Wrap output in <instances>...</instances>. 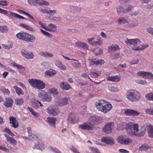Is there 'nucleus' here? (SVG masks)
<instances>
[{"label":"nucleus","instance_id":"nucleus-60","mask_svg":"<svg viewBox=\"0 0 153 153\" xmlns=\"http://www.w3.org/2000/svg\"><path fill=\"white\" fill-rule=\"evenodd\" d=\"M32 105L33 107L36 109L38 108L39 107L38 102L36 101L33 102L32 103Z\"/></svg>","mask_w":153,"mask_h":153},{"label":"nucleus","instance_id":"nucleus-56","mask_svg":"<svg viewBox=\"0 0 153 153\" xmlns=\"http://www.w3.org/2000/svg\"><path fill=\"white\" fill-rule=\"evenodd\" d=\"M28 3L30 5H36L37 0H27Z\"/></svg>","mask_w":153,"mask_h":153},{"label":"nucleus","instance_id":"nucleus-8","mask_svg":"<svg viewBox=\"0 0 153 153\" xmlns=\"http://www.w3.org/2000/svg\"><path fill=\"white\" fill-rule=\"evenodd\" d=\"M47 112L50 115L56 116L59 113V110L57 107L50 106L47 109Z\"/></svg>","mask_w":153,"mask_h":153},{"label":"nucleus","instance_id":"nucleus-43","mask_svg":"<svg viewBox=\"0 0 153 153\" xmlns=\"http://www.w3.org/2000/svg\"><path fill=\"white\" fill-rule=\"evenodd\" d=\"M123 124H126L124 123H122L120 124H118L117 126V129L118 130H120L123 129H125L126 126H123Z\"/></svg>","mask_w":153,"mask_h":153},{"label":"nucleus","instance_id":"nucleus-10","mask_svg":"<svg viewBox=\"0 0 153 153\" xmlns=\"http://www.w3.org/2000/svg\"><path fill=\"white\" fill-rule=\"evenodd\" d=\"M21 54L24 57L27 59H32L34 57L33 53L27 49H22L21 51Z\"/></svg>","mask_w":153,"mask_h":153},{"label":"nucleus","instance_id":"nucleus-61","mask_svg":"<svg viewBox=\"0 0 153 153\" xmlns=\"http://www.w3.org/2000/svg\"><path fill=\"white\" fill-rule=\"evenodd\" d=\"M3 47L5 49H9L13 47L12 45H6L5 44H2Z\"/></svg>","mask_w":153,"mask_h":153},{"label":"nucleus","instance_id":"nucleus-2","mask_svg":"<svg viewBox=\"0 0 153 153\" xmlns=\"http://www.w3.org/2000/svg\"><path fill=\"white\" fill-rule=\"evenodd\" d=\"M95 105L98 110L104 113L108 112L112 108L111 105L103 100H99L96 102Z\"/></svg>","mask_w":153,"mask_h":153},{"label":"nucleus","instance_id":"nucleus-6","mask_svg":"<svg viewBox=\"0 0 153 153\" xmlns=\"http://www.w3.org/2000/svg\"><path fill=\"white\" fill-rule=\"evenodd\" d=\"M119 143L122 144L127 145L132 143L133 141L131 139L125 135L119 136L117 139Z\"/></svg>","mask_w":153,"mask_h":153},{"label":"nucleus","instance_id":"nucleus-28","mask_svg":"<svg viewBox=\"0 0 153 153\" xmlns=\"http://www.w3.org/2000/svg\"><path fill=\"white\" fill-rule=\"evenodd\" d=\"M68 103V99L67 97L64 98L60 100L59 104L61 106L66 105Z\"/></svg>","mask_w":153,"mask_h":153},{"label":"nucleus","instance_id":"nucleus-15","mask_svg":"<svg viewBox=\"0 0 153 153\" xmlns=\"http://www.w3.org/2000/svg\"><path fill=\"white\" fill-rule=\"evenodd\" d=\"M0 13L6 15L8 17L12 16L16 18V13L13 12L11 11L8 12L7 10L4 9L0 8Z\"/></svg>","mask_w":153,"mask_h":153},{"label":"nucleus","instance_id":"nucleus-17","mask_svg":"<svg viewBox=\"0 0 153 153\" xmlns=\"http://www.w3.org/2000/svg\"><path fill=\"white\" fill-rule=\"evenodd\" d=\"M60 87L63 90L65 91H68L71 89V86L68 84L67 82H62L60 84Z\"/></svg>","mask_w":153,"mask_h":153},{"label":"nucleus","instance_id":"nucleus-45","mask_svg":"<svg viewBox=\"0 0 153 153\" xmlns=\"http://www.w3.org/2000/svg\"><path fill=\"white\" fill-rule=\"evenodd\" d=\"M19 11V12H21L23 14L25 15L30 19L33 18V17L32 16H31L29 13L26 12L24 10H20Z\"/></svg>","mask_w":153,"mask_h":153},{"label":"nucleus","instance_id":"nucleus-62","mask_svg":"<svg viewBox=\"0 0 153 153\" xmlns=\"http://www.w3.org/2000/svg\"><path fill=\"white\" fill-rule=\"evenodd\" d=\"M146 76L148 78H153V74L150 72H148L147 74H146Z\"/></svg>","mask_w":153,"mask_h":153},{"label":"nucleus","instance_id":"nucleus-51","mask_svg":"<svg viewBox=\"0 0 153 153\" xmlns=\"http://www.w3.org/2000/svg\"><path fill=\"white\" fill-rule=\"evenodd\" d=\"M50 92L52 93L53 94L57 95L58 94V90L56 88H51L50 90Z\"/></svg>","mask_w":153,"mask_h":153},{"label":"nucleus","instance_id":"nucleus-16","mask_svg":"<svg viewBox=\"0 0 153 153\" xmlns=\"http://www.w3.org/2000/svg\"><path fill=\"white\" fill-rule=\"evenodd\" d=\"M89 42L93 45H100L102 42L101 40L97 39H96L94 38H91L88 39Z\"/></svg>","mask_w":153,"mask_h":153},{"label":"nucleus","instance_id":"nucleus-36","mask_svg":"<svg viewBox=\"0 0 153 153\" xmlns=\"http://www.w3.org/2000/svg\"><path fill=\"white\" fill-rule=\"evenodd\" d=\"M146 98L147 100L153 101V93H149L145 95Z\"/></svg>","mask_w":153,"mask_h":153},{"label":"nucleus","instance_id":"nucleus-53","mask_svg":"<svg viewBox=\"0 0 153 153\" xmlns=\"http://www.w3.org/2000/svg\"><path fill=\"white\" fill-rule=\"evenodd\" d=\"M145 112L148 114L153 115V108H147L146 109Z\"/></svg>","mask_w":153,"mask_h":153},{"label":"nucleus","instance_id":"nucleus-21","mask_svg":"<svg viewBox=\"0 0 153 153\" xmlns=\"http://www.w3.org/2000/svg\"><path fill=\"white\" fill-rule=\"evenodd\" d=\"M39 54L42 56L45 57H52L53 56V55L50 53L47 52L41 51L39 52Z\"/></svg>","mask_w":153,"mask_h":153},{"label":"nucleus","instance_id":"nucleus-34","mask_svg":"<svg viewBox=\"0 0 153 153\" xmlns=\"http://www.w3.org/2000/svg\"><path fill=\"white\" fill-rule=\"evenodd\" d=\"M92 65H102L104 63V61L102 60H99L97 61H91Z\"/></svg>","mask_w":153,"mask_h":153},{"label":"nucleus","instance_id":"nucleus-1","mask_svg":"<svg viewBox=\"0 0 153 153\" xmlns=\"http://www.w3.org/2000/svg\"><path fill=\"white\" fill-rule=\"evenodd\" d=\"M125 43L127 45L129 44L133 45L134 46L132 48V49L134 51H141L146 48L149 46L148 45L139 46V45H140L141 42L140 39H127L125 41Z\"/></svg>","mask_w":153,"mask_h":153},{"label":"nucleus","instance_id":"nucleus-9","mask_svg":"<svg viewBox=\"0 0 153 153\" xmlns=\"http://www.w3.org/2000/svg\"><path fill=\"white\" fill-rule=\"evenodd\" d=\"M114 126V122H109L106 123L102 128V131L106 134H110L112 132Z\"/></svg>","mask_w":153,"mask_h":153},{"label":"nucleus","instance_id":"nucleus-48","mask_svg":"<svg viewBox=\"0 0 153 153\" xmlns=\"http://www.w3.org/2000/svg\"><path fill=\"white\" fill-rule=\"evenodd\" d=\"M149 147L146 145V144H144L142 145L139 147V149L141 151L146 150L149 149Z\"/></svg>","mask_w":153,"mask_h":153},{"label":"nucleus","instance_id":"nucleus-4","mask_svg":"<svg viewBox=\"0 0 153 153\" xmlns=\"http://www.w3.org/2000/svg\"><path fill=\"white\" fill-rule=\"evenodd\" d=\"M16 36L20 39L28 42H33L36 39L35 36L22 31L17 34Z\"/></svg>","mask_w":153,"mask_h":153},{"label":"nucleus","instance_id":"nucleus-31","mask_svg":"<svg viewBox=\"0 0 153 153\" xmlns=\"http://www.w3.org/2000/svg\"><path fill=\"white\" fill-rule=\"evenodd\" d=\"M13 88L15 89L16 93L18 95H20L23 94V92L22 91V90L21 88L18 87L16 86H13Z\"/></svg>","mask_w":153,"mask_h":153},{"label":"nucleus","instance_id":"nucleus-59","mask_svg":"<svg viewBox=\"0 0 153 153\" xmlns=\"http://www.w3.org/2000/svg\"><path fill=\"white\" fill-rule=\"evenodd\" d=\"M1 91L4 94H5L9 95L10 93L9 90L5 88H2L1 90Z\"/></svg>","mask_w":153,"mask_h":153},{"label":"nucleus","instance_id":"nucleus-35","mask_svg":"<svg viewBox=\"0 0 153 153\" xmlns=\"http://www.w3.org/2000/svg\"><path fill=\"white\" fill-rule=\"evenodd\" d=\"M127 67V65L125 63L123 65L120 64L117 68H115V69L117 71L118 70L119 71H122L123 70V68H126Z\"/></svg>","mask_w":153,"mask_h":153},{"label":"nucleus","instance_id":"nucleus-7","mask_svg":"<svg viewBox=\"0 0 153 153\" xmlns=\"http://www.w3.org/2000/svg\"><path fill=\"white\" fill-rule=\"evenodd\" d=\"M38 96L42 100L45 102H49L51 100V96L45 91H42L38 94Z\"/></svg>","mask_w":153,"mask_h":153},{"label":"nucleus","instance_id":"nucleus-12","mask_svg":"<svg viewBox=\"0 0 153 153\" xmlns=\"http://www.w3.org/2000/svg\"><path fill=\"white\" fill-rule=\"evenodd\" d=\"M79 129L89 131L93 130V126L90 123L87 122L83 123L82 125H79Z\"/></svg>","mask_w":153,"mask_h":153},{"label":"nucleus","instance_id":"nucleus-30","mask_svg":"<svg viewBox=\"0 0 153 153\" xmlns=\"http://www.w3.org/2000/svg\"><path fill=\"white\" fill-rule=\"evenodd\" d=\"M37 4L40 5L48 6L50 4L49 2L43 0H37L36 4Z\"/></svg>","mask_w":153,"mask_h":153},{"label":"nucleus","instance_id":"nucleus-19","mask_svg":"<svg viewBox=\"0 0 153 153\" xmlns=\"http://www.w3.org/2000/svg\"><path fill=\"white\" fill-rule=\"evenodd\" d=\"M13 102V101L12 98H6V101L4 103V105L7 108L11 107Z\"/></svg>","mask_w":153,"mask_h":153},{"label":"nucleus","instance_id":"nucleus-13","mask_svg":"<svg viewBox=\"0 0 153 153\" xmlns=\"http://www.w3.org/2000/svg\"><path fill=\"white\" fill-rule=\"evenodd\" d=\"M101 140L102 142L111 146L113 145L114 143V139L111 137H102Z\"/></svg>","mask_w":153,"mask_h":153},{"label":"nucleus","instance_id":"nucleus-47","mask_svg":"<svg viewBox=\"0 0 153 153\" xmlns=\"http://www.w3.org/2000/svg\"><path fill=\"white\" fill-rule=\"evenodd\" d=\"M108 51L110 53H113L115 52V45H113L110 46L108 48Z\"/></svg>","mask_w":153,"mask_h":153},{"label":"nucleus","instance_id":"nucleus-63","mask_svg":"<svg viewBox=\"0 0 153 153\" xmlns=\"http://www.w3.org/2000/svg\"><path fill=\"white\" fill-rule=\"evenodd\" d=\"M11 126L15 128H16L19 126V125L18 122L16 121L11 124Z\"/></svg>","mask_w":153,"mask_h":153},{"label":"nucleus","instance_id":"nucleus-42","mask_svg":"<svg viewBox=\"0 0 153 153\" xmlns=\"http://www.w3.org/2000/svg\"><path fill=\"white\" fill-rule=\"evenodd\" d=\"M127 20L125 19L124 18H121L118 20V23L120 25L121 24H125L127 22Z\"/></svg>","mask_w":153,"mask_h":153},{"label":"nucleus","instance_id":"nucleus-18","mask_svg":"<svg viewBox=\"0 0 153 153\" xmlns=\"http://www.w3.org/2000/svg\"><path fill=\"white\" fill-rule=\"evenodd\" d=\"M76 47L79 48H82L84 49H88V46L85 43L79 42H76L75 43Z\"/></svg>","mask_w":153,"mask_h":153},{"label":"nucleus","instance_id":"nucleus-37","mask_svg":"<svg viewBox=\"0 0 153 153\" xmlns=\"http://www.w3.org/2000/svg\"><path fill=\"white\" fill-rule=\"evenodd\" d=\"M83 20L84 21H85V23L87 24L88 26L95 25L94 21L91 20H88V19H87L85 18H83Z\"/></svg>","mask_w":153,"mask_h":153},{"label":"nucleus","instance_id":"nucleus-22","mask_svg":"<svg viewBox=\"0 0 153 153\" xmlns=\"http://www.w3.org/2000/svg\"><path fill=\"white\" fill-rule=\"evenodd\" d=\"M47 121L49 125L53 127H55L56 126V119L53 117H48L47 118Z\"/></svg>","mask_w":153,"mask_h":153},{"label":"nucleus","instance_id":"nucleus-20","mask_svg":"<svg viewBox=\"0 0 153 153\" xmlns=\"http://www.w3.org/2000/svg\"><path fill=\"white\" fill-rule=\"evenodd\" d=\"M5 136L7 138L8 142L10 143L11 144L13 145H16L17 143V141L16 140L14 139L13 137H10L7 134H5Z\"/></svg>","mask_w":153,"mask_h":153},{"label":"nucleus","instance_id":"nucleus-33","mask_svg":"<svg viewBox=\"0 0 153 153\" xmlns=\"http://www.w3.org/2000/svg\"><path fill=\"white\" fill-rule=\"evenodd\" d=\"M24 102L23 98L17 99L15 100V103L17 105L20 106Z\"/></svg>","mask_w":153,"mask_h":153},{"label":"nucleus","instance_id":"nucleus-54","mask_svg":"<svg viewBox=\"0 0 153 153\" xmlns=\"http://www.w3.org/2000/svg\"><path fill=\"white\" fill-rule=\"evenodd\" d=\"M147 72H144L143 71H140L138 72L137 73V74L139 76H146V74H147Z\"/></svg>","mask_w":153,"mask_h":153},{"label":"nucleus","instance_id":"nucleus-23","mask_svg":"<svg viewBox=\"0 0 153 153\" xmlns=\"http://www.w3.org/2000/svg\"><path fill=\"white\" fill-rule=\"evenodd\" d=\"M45 84L41 80H38L36 85V88L38 89L41 90L44 88L45 87Z\"/></svg>","mask_w":153,"mask_h":153},{"label":"nucleus","instance_id":"nucleus-49","mask_svg":"<svg viewBox=\"0 0 153 153\" xmlns=\"http://www.w3.org/2000/svg\"><path fill=\"white\" fill-rule=\"evenodd\" d=\"M8 28L7 26H0V31L3 33L7 31Z\"/></svg>","mask_w":153,"mask_h":153},{"label":"nucleus","instance_id":"nucleus-55","mask_svg":"<svg viewBox=\"0 0 153 153\" xmlns=\"http://www.w3.org/2000/svg\"><path fill=\"white\" fill-rule=\"evenodd\" d=\"M132 128L134 131L137 132L139 131V126L137 124H132Z\"/></svg>","mask_w":153,"mask_h":153},{"label":"nucleus","instance_id":"nucleus-5","mask_svg":"<svg viewBox=\"0 0 153 153\" xmlns=\"http://www.w3.org/2000/svg\"><path fill=\"white\" fill-rule=\"evenodd\" d=\"M123 126H126V130L127 133L133 137L134 136H142L144 134V131L141 134H138L135 131H134L132 128V124L131 123H129L127 124H123Z\"/></svg>","mask_w":153,"mask_h":153},{"label":"nucleus","instance_id":"nucleus-64","mask_svg":"<svg viewBox=\"0 0 153 153\" xmlns=\"http://www.w3.org/2000/svg\"><path fill=\"white\" fill-rule=\"evenodd\" d=\"M147 31L150 34L153 35V28L149 27L147 29Z\"/></svg>","mask_w":153,"mask_h":153},{"label":"nucleus","instance_id":"nucleus-41","mask_svg":"<svg viewBox=\"0 0 153 153\" xmlns=\"http://www.w3.org/2000/svg\"><path fill=\"white\" fill-rule=\"evenodd\" d=\"M133 7H134L133 6L130 5H128L126 6L125 10H123L122 11L125 12L126 13L130 12L132 9H133Z\"/></svg>","mask_w":153,"mask_h":153},{"label":"nucleus","instance_id":"nucleus-32","mask_svg":"<svg viewBox=\"0 0 153 153\" xmlns=\"http://www.w3.org/2000/svg\"><path fill=\"white\" fill-rule=\"evenodd\" d=\"M56 73V71L52 70H50L46 71L45 72V74L46 76H51L53 75Z\"/></svg>","mask_w":153,"mask_h":153},{"label":"nucleus","instance_id":"nucleus-25","mask_svg":"<svg viewBox=\"0 0 153 153\" xmlns=\"http://www.w3.org/2000/svg\"><path fill=\"white\" fill-rule=\"evenodd\" d=\"M35 147L37 149L41 150L44 149H45L44 143L41 141L38 142L37 144L35 145Z\"/></svg>","mask_w":153,"mask_h":153},{"label":"nucleus","instance_id":"nucleus-39","mask_svg":"<svg viewBox=\"0 0 153 153\" xmlns=\"http://www.w3.org/2000/svg\"><path fill=\"white\" fill-rule=\"evenodd\" d=\"M48 8V7H44L43 8L40 7L39 8V11L41 13H43L47 14Z\"/></svg>","mask_w":153,"mask_h":153},{"label":"nucleus","instance_id":"nucleus-44","mask_svg":"<svg viewBox=\"0 0 153 153\" xmlns=\"http://www.w3.org/2000/svg\"><path fill=\"white\" fill-rule=\"evenodd\" d=\"M47 14L50 16H52L56 13V10H52L48 7Z\"/></svg>","mask_w":153,"mask_h":153},{"label":"nucleus","instance_id":"nucleus-50","mask_svg":"<svg viewBox=\"0 0 153 153\" xmlns=\"http://www.w3.org/2000/svg\"><path fill=\"white\" fill-rule=\"evenodd\" d=\"M40 30L42 33H43L45 35L48 36V37H52V35L51 34L49 33L48 32L45 31V30L42 29H40Z\"/></svg>","mask_w":153,"mask_h":153},{"label":"nucleus","instance_id":"nucleus-58","mask_svg":"<svg viewBox=\"0 0 153 153\" xmlns=\"http://www.w3.org/2000/svg\"><path fill=\"white\" fill-rule=\"evenodd\" d=\"M107 80L108 81L115 82V76H108L107 78Z\"/></svg>","mask_w":153,"mask_h":153},{"label":"nucleus","instance_id":"nucleus-11","mask_svg":"<svg viewBox=\"0 0 153 153\" xmlns=\"http://www.w3.org/2000/svg\"><path fill=\"white\" fill-rule=\"evenodd\" d=\"M90 123L93 126L94 125L97 124L101 123L102 120L100 117L92 116L90 118Z\"/></svg>","mask_w":153,"mask_h":153},{"label":"nucleus","instance_id":"nucleus-26","mask_svg":"<svg viewBox=\"0 0 153 153\" xmlns=\"http://www.w3.org/2000/svg\"><path fill=\"white\" fill-rule=\"evenodd\" d=\"M38 81V80L34 79H30L28 81V82L31 86L36 88V85Z\"/></svg>","mask_w":153,"mask_h":153},{"label":"nucleus","instance_id":"nucleus-40","mask_svg":"<svg viewBox=\"0 0 153 153\" xmlns=\"http://www.w3.org/2000/svg\"><path fill=\"white\" fill-rule=\"evenodd\" d=\"M94 52L96 55H101L102 52V50L101 49L96 48L94 51Z\"/></svg>","mask_w":153,"mask_h":153},{"label":"nucleus","instance_id":"nucleus-29","mask_svg":"<svg viewBox=\"0 0 153 153\" xmlns=\"http://www.w3.org/2000/svg\"><path fill=\"white\" fill-rule=\"evenodd\" d=\"M147 131L149 136L153 138V126H149Z\"/></svg>","mask_w":153,"mask_h":153},{"label":"nucleus","instance_id":"nucleus-52","mask_svg":"<svg viewBox=\"0 0 153 153\" xmlns=\"http://www.w3.org/2000/svg\"><path fill=\"white\" fill-rule=\"evenodd\" d=\"M31 138V139H33L34 140H40L39 135L38 134H32Z\"/></svg>","mask_w":153,"mask_h":153},{"label":"nucleus","instance_id":"nucleus-14","mask_svg":"<svg viewBox=\"0 0 153 153\" xmlns=\"http://www.w3.org/2000/svg\"><path fill=\"white\" fill-rule=\"evenodd\" d=\"M124 113L127 116H135L138 115L140 113L139 112L130 109H125Z\"/></svg>","mask_w":153,"mask_h":153},{"label":"nucleus","instance_id":"nucleus-57","mask_svg":"<svg viewBox=\"0 0 153 153\" xmlns=\"http://www.w3.org/2000/svg\"><path fill=\"white\" fill-rule=\"evenodd\" d=\"M10 123L11 124L17 121L16 118L14 117H10L9 118Z\"/></svg>","mask_w":153,"mask_h":153},{"label":"nucleus","instance_id":"nucleus-3","mask_svg":"<svg viewBox=\"0 0 153 153\" xmlns=\"http://www.w3.org/2000/svg\"><path fill=\"white\" fill-rule=\"evenodd\" d=\"M126 97L128 100L132 102H136L141 98L140 93L136 90H128L126 93Z\"/></svg>","mask_w":153,"mask_h":153},{"label":"nucleus","instance_id":"nucleus-24","mask_svg":"<svg viewBox=\"0 0 153 153\" xmlns=\"http://www.w3.org/2000/svg\"><path fill=\"white\" fill-rule=\"evenodd\" d=\"M56 65L60 69L65 70L66 69V67L64 65L61 61L57 60L56 62Z\"/></svg>","mask_w":153,"mask_h":153},{"label":"nucleus","instance_id":"nucleus-46","mask_svg":"<svg viewBox=\"0 0 153 153\" xmlns=\"http://www.w3.org/2000/svg\"><path fill=\"white\" fill-rule=\"evenodd\" d=\"M50 149L54 153H61L60 150L56 147H53L51 146L50 147Z\"/></svg>","mask_w":153,"mask_h":153},{"label":"nucleus","instance_id":"nucleus-38","mask_svg":"<svg viewBox=\"0 0 153 153\" xmlns=\"http://www.w3.org/2000/svg\"><path fill=\"white\" fill-rule=\"evenodd\" d=\"M125 9H124L123 7H120L117 8V12L118 14L119 15H121L123 14L124 13H126L125 12L122 11L123 10H125Z\"/></svg>","mask_w":153,"mask_h":153},{"label":"nucleus","instance_id":"nucleus-27","mask_svg":"<svg viewBox=\"0 0 153 153\" xmlns=\"http://www.w3.org/2000/svg\"><path fill=\"white\" fill-rule=\"evenodd\" d=\"M101 74V72L96 71H91L90 72L89 74L90 76L92 78H96L100 76Z\"/></svg>","mask_w":153,"mask_h":153}]
</instances>
